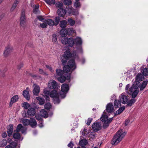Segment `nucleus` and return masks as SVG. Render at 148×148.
Segmentation results:
<instances>
[{
	"label": "nucleus",
	"instance_id": "f257e3e1",
	"mask_svg": "<svg viewBox=\"0 0 148 148\" xmlns=\"http://www.w3.org/2000/svg\"><path fill=\"white\" fill-rule=\"evenodd\" d=\"M69 90V86L66 84H63L61 86V92L58 94L57 91L54 90L51 92L47 90L46 89L44 90V93L46 95H49L51 98L54 103L55 104H58L60 102L59 96L62 98H64L66 96V94Z\"/></svg>",
	"mask_w": 148,
	"mask_h": 148
},
{
	"label": "nucleus",
	"instance_id": "f03ea898",
	"mask_svg": "<svg viewBox=\"0 0 148 148\" xmlns=\"http://www.w3.org/2000/svg\"><path fill=\"white\" fill-rule=\"evenodd\" d=\"M113 110L114 107L112 103H109L107 104L106 110L104 111L103 114L100 118L101 121L103 122V128L106 129L107 128L113 119V117L108 119V117L106 114V112L109 113H111Z\"/></svg>",
	"mask_w": 148,
	"mask_h": 148
},
{
	"label": "nucleus",
	"instance_id": "7ed1b4c3",
	"mask_svg": "<svg viewBox=\"0 0 148 148\" xmlns=\"http://www.w3.org/2000/svg\"><path fill=\"white\" fill-rule=\"evenodd\" d=\"M76 68V66L73 59L70 60L68 62L67 65L64 66L63 67V70L58 69L56 70L57 75L58 76L66 75L67 73L70 71H72Z\"/></svg>",
	"mask_w": 148,
	"mask_h": 148
},
{
	"label": "nucleus",
	"instance_id": "20e7f679",
	"mask_svg": "<svg viewBox=\"0 0 148 148\" xmlns=\"http://www.w3.org/2000/svg\"><path fill=\"white\" fill-rule=\"evenodd\" d=\"M126 133L123 132L122 130L118 131L114 136L112 141V145H116L119 143L124 137Z\"/></svg>",
	"mask_w": 148,
	"mask_h": 148
},
{
	"label": "nucleus",
	"instance_id": "39448f33",
	"mask_svg": "<svg viewBox=\"0 0 148 148\" xmlns=\"http://www.w3.org/2000/svg\"><path fill=\"white\" fill-rule=\"evenodd\" d=\"M77 57L76 51H73V53H71L70 52V50L68 49L64 52L63 55L61 58V61L64 64L66 62L68 59L70 58L75 59Z\"/></svg>",
	"mask_w": 148,
	"mask_h": 148
},
{
	"label": "nucleus",
	"instance_id": "423d86ee",
	"mask_svg": "<svg viewBox=\"0 0 148 148\" xmlns=\"http://www.w3.org/2000/svg\"><path fill=\"white\" fill-rule=\"evenodd\" d=\"M26 129L25 127L23 126L21 124H18L17 127L16 132L14 133L13 135V137L15 139L22 140L23 138L21 136L20 134L18 132H21L22 134H25L26 133Z\"/></svg>",
	"mask_w": 148,
	"mask_h": 148
},
{
	"label": "nucleus",
	"instance_id": "0eeeda50",
	"mask_svg": "<svg viewBox=\"0 0 148 148\" xmlns=\"http://www.w3.org/2000/svg\"><path fill=\"white\" fill-rule=\"evenodd\" d=\"M61 42L63 44L67 45L70 47H72L74 44V39L72 37L69 38L64 37L61 39Z\"/></svg>",
	"mask_w": 148,
	"mask_h": 148
},
{
	"label": "nucleus",
	"instance_id": "6e6552de",
	"mask_svg": "<svg viewBox=\"0 0 148 148\" xmlns=\"http://www.w3.org/2000/svg\"><path fill=\"white\" fill-rule=\"evenodd\" d=\"M48 86L50 89H58L60 88V86L54 80H51L48 84Z\"/></svg>",
	"mask_w": 148,
	"mask_h": 148
},
{
	"label": "nucleus",
	"instance_id": "1a4fd4ad",
	"mask_svg": "<svg viewBox=\"0 0 148 148\" xmlns=\"http://www.w3.org/2000/svg\"><path fill=\"white\" fill-rule=\"evenodd\" d=\"M82 41L81 38L77 37L74 39V44L76 45L77 46H81L82 44ZM79 52L81 53L82 52V50L81 47H80Z\"/></svg>",
	"mask_w": 148,
	"mask_h": 148
},
{
	"label": "nucleus",
	"instance_id": "9d476101",
	"mask_svg": "<svg viewBox=\"0 0 148 148\" xmlns=\"http://www.w3.org/2000/svg\"><path fill=\"white\" fill-rule=\"evenodd\" d=\"M60 77L58 78V80L61 83H63L66 80L70 81V74H66V75H63L60 76Z\"/></svg>",
	"mask_w": 148,
	"mask_h": 148
},
{
	"label": "nucleus",
	"instance_id": "9b49d317",
	"mask_svg": "<svg viewBox=\"0 0 148 148\" xmlns=\"http://www.w3.org/2000/svg\"><path fill=\"white\" fill-rule=\"evenodd\" d=\"M119 100L123 104H126L128 103L129 98L123 93L121 94L119 97Z\"/></svg>",
	"mask_w": 148,
	"mask_h": 148
},
{
	"label": "nucleus",
	"instance_id": "f8f14e48",
	"mask_svg": "<svg viewBox=\"0 0 148 148\" xmlns=\"http://www.w3.org/2000/svg\"><path fill=\"white\" fill-rule=\"evenodd\" d=\"M13 47L10 45L7 46L5 48V50L3 53V55L6 57L13 50Z\"/></svg>",
	"mask_w": 148,
	"mask_h": 148
},
{
	"label": "nucleus",
	"instance_id": "ddd939ff",
	"mask_svg": "<svg viewBox=\"0 0 148 148\" xmlns=\"http://www.w3.org/2000/svg\"><path fill=\"white\" fill-rule=\"evenodd\" d=\"M92 128L95 132H97L101 128V123H94L92 125Z\"/></svg>",
	"mask_w": 148,
	"mask_h": 148
},
{
	"label": "nucleus",
	"instance_id": "4468645a",
	"mask_svg": "<svg viewBox=\"0 0 148 148\" xmlns=\"http://www.w3.org/2000/svg\"><path fill=\"white\" fill-rule=\"evenodd\" d=\"M25 12L23 11L21 12L20 20V25L21 26H24L25 23Z\"/></svg>",
	"mask_w": 148,
	"mask_h": 148
},
{
	"label": "nucleus",
	"instance_id": "2eb2a0df",
	"mask_svg": "<svg viewBox=\"0 0 148 148\" xmlns=\"http://www.w3.org/2000/svg\"><path fill=\"white\" fill-rule=\"evenodd\" d=\"M33 86L34 88L33 90L34 94L35 95H38L40 91L39 86L36 84H34Z\"/></svg>",
	"mask_w": 148,
	"mask_h": 148
},
{
	"label": "nucleus",
	"instance_id": "dca6fc26",
	"mask_svg": "<svg viewBox=\"0 0 148 148\" xmlns=\"http://www.w3.org/2000/svg\"><path fill=\"white\" fill-rule=\"evenodd\" d=\"M20 147V144H17L15 142H12L9 145L6 146L5 148H19Z\"/></svg>",
	"mask_w": 148,
	"mask_h": 148
},
{
	"label": "nucleus",
	"instance_id": "f3484780",
	"mask_svg": "<svg viewBox=\"0 0 148 148\" xmlns=\"http://www.w3.org/2000/svg\"><path fill=\"white\" fill-rule=\"evenodd\" d=\"M27 114L29 116H34L36 114V110L33 108H30L28 109Z\"/></svg>",
	"mask_w": 148,
	"mask_h": 148
},
{
	"label": "nucleus",
	"instance_id": "a211bd4d",
	"mask_svg": "<svg viewBox=\"0 0 148 148\" xmlns=\"http://www.w3.org/2000/svg\"><path fill=\"white\" fill-rule=\"evenodd\" d=\"M66 13V10L62 8H59L58 10V14L61 17H64Z\"/></svg>",
	"mask_w": 148,
	"mask_h": 148
},
{
	"label": "nucleus",
	"instance_id": "6ab92c4d",
	"mask_svg": "<svg viewBox=\"0 0 148 148\" xmlns=\"http://www.w3.org/2000/svg\"><path fill=\"white\" fill-rule=\"evenodd\" d=\"M29 125L32 127H35L37 125L35 119L32 118L29 120Z\"/></svg>",
	"mask_w": 148,
	"mask_h": 148
},
{
	"label": "nucleus",
	"instance_id": "aec40b11",
	"mask_svg": "<svg viewBox=\"0 0 148 148\" xmlns=\"http://www.w3.org/2000/svg\"><path fill=\"white\" fill-rule=\"evenodd\" d=\"M18 99V95H15L13 96L11 99L10 103V106H12L13 103L17 101Z\"/></svg>",
	"mask_w": 148,
	"mask_h": 148
},
{
	"label": "nucleus",
	"instance_id": "412c9836",
	"mask_svg": "<svg viewBox=\"0 0 148 148\" xmlns=\"http://www.w3.org/2000/svg\"><path fill=\"white\" fill-rule=\"evenodd\" d=\"M13 131V127L12 125H9L8 128L7 133L8 136L12 135Z\"/></svg>",
	"mask_w": 148,
	"mask_h": 148
},
{
	"label": "nucleus",
	"instance_id": "4be33fe9",
	"mask_svg": "<svg viewBox=\"0 0 148 148\" xmlns=\"http://www.w3.org/2000/svg\"><path fill=\"white\" fill-rule=\"evenodd\" d=\"M140 83L139 81L136 80L135 82L134 83L132 86L134 89H137L140 87Z\"/></svg>",
	"mask_w": 148,
	"mask_h": 148
},
{
	"label": "nucleus",
	"instance_id": "5701e85b",
	"mask_svg": "<svg viewBox=\"0 0 148 148\" xmlns=\"http://www.w3.org/2000/svg\"><path fill=\"white\" fill-rule=\"evenodd\" d=\"M46 21L47 24L51 26L55 25L54 21L51 19H47L46 20Z\"/></svg>",
	"mask_w": 148,
	"mask_h": 148
},
{
	"label": "nucleus",
	"instance_id": "b1692460",
	"mask_svg": "<svg viewBox=\"0 0 148 148\" xmlns=\"http://www.w3.org/2000/svg\"><path fill=\"white\" fill-rule=\"evenodd\" d=\"M40 115L42 117L47 118L48 117V114L47 111L44 109L42 110L40 112Z\"/></svg>",
	"mask_w": 148,
	"mask_h": 148
},
{
	"label": "nucleus",
	"instance_id": "393cba45",
	"mask_svg": "<svg viewBox=\"0 0 148 148\" xmlns=\"http://www.w3.org/2000/svg\"><path fill=\"white\" fill-rule=\"evenodd\" d=\"M23 95L24 97L27 100H29L30 98V96L29 92L26 90H25L23 91Z\"/></svg>",
	"mask_w": 148,
	"mask_h": 148
},
{
	"label": "nucleus",
	"instance_id": "a878e982",
	"mask_svg": "<svg viewBox=\"0 0 148 148\" xmlns=\"http://www.w3.org/2000/svg\"><path fill=\"white\" fill-rule=\"evenodd\" d=\"M60 32V34L62 37H65L67 34V31L65 29H61Z\"/></svg>",
	"mask_w": 148,
	"mask_h": 148
},
{
	"label": "nucleus",
	"instance_id": "bb28decb",
	"mask_svg": "<svg viewBox=\"0 0 148 148\" xmlns=\"http://www.w3.org/2000/svg\"><path fill=\"white\" fill-rule=\"evenodd\" d=\"M87 141L86 139H83L79 141V144L80 146L82 147L85 146L87 144Z\"/></svg>",
	"mask_w": 148,
	"mask_h": 148
},
{
	"label": "nucleus",
	"instance_id": "cd10ccee",
	"mask_svg": "<svg viewBox=\"0 0 148 148\" xmlns=\"http://www.w3.org/2000/svg\"><path fill=\"white\" fill-rule=\"evenodd\" d=\"M144 79V77L141 73H138L136 75V80L140 81H142Z\"/></svg>",
	"mask_w": 148,
	"mask_h": 148
},
{
	"label": "nucleus",
	"instance_id": "c85d7f7f",
	"mask_svg": "<svg viewBox=\"0 0 148 148\" xmlns=\"http://www.w3.org/2000/svg\"><path fill=\"white\" fill-rule=\"evenodd\" d=\"M67 22L66 20H62L60 21V27L64 28L66 27Z\"/></svg>",
	"mask_w": 148,
	"mask_h": 148
},
{
	"label": "nucleus",
	"instance_id": "c756f323",
	"mask_svg": "<svg viewBox=\"0 0 148 148\" xmlns=\"http://www.w3.org/2000/svg\"><path fill=\"white\" fill-rule=\"evenodd\" d=\"M121 103H122L119 100H115L114 102V106L116 108H119L121 106Z\"/></svg>",
	"mask_w": 148,
	"mask_h": 148
},
{
	"label": "nucleus",
	"instance_id": "7c9ffc66",
	"mask_svg": "<svg viewBox=\"0 0 148 148\" xmlns=\"http://www.w3.org/2000/svg\"><path fill=\"white\" fill-rule=\"evenodd\" d=\"M36 99L39 102L40 105H42L45 103V99H44L40 97H36Z\"/></svg>",
	"mask_w": 148,
	"mask_h": 148
},
{
	"label": "nucleus",
	"instance_id": "2f4dec72",
	"mask_svg": "<svg viewBox=\"0 0 148 148\" xmlns=\"http://www.w3.org/2000/svg\"><path fill=\"white\" fill-rule=\"evenodd\" d=\"M19 2V0H16L12 5L11 9V10H13L15 9Z\"/></svg>",
	"mask_w": 148,
	"mask_h": 148
},
{
	"label": "nucleus",
	"instance_id": "473e14b6",
	"mask_svg": "<svg viewBox=\"0 0 148 148\" xmlns=\"http://www.w3.org/2000/svg\"><path fill=\"white\" fill-rule=\"evenodd\" d=\"M147 83L148 82L146 81L143 82L140 87V90H143L144 89L145 87L147 84Z\"/></svg>",
	"mask_w": 148,
	"mask_h": 148
},
{
	"label": "nucleus",
	"instance_id": "72a5a7b5",
	"mask_svg": "<svg viewBox=\"0 0 148 148\" xmlns=\"http://www.w3.org/2000/svg\"><path fill=\"white\" fill-rule=\"evenodd\" d=\"M39 7V6L38 5H35V7L33 10V13L36 14H38L39 13L40 11L38 9Z\"/></svg>",
	"mask_w": 148,
	"mask_h": 148
},
{
	"label": "nucleus",
	"instance_id": "f704fd0d",
	"mask_svg": "<svg viewBox=\"0 0 148 148\" xmlns=\"http://www.w3.org/2000/svg\"><path fill=\"white\" fill-rule=\"evenodd\" d=\"M22 107L25 109H27L30 107V105L27 102H24L22 103Z\"/></svg>",
	"mask_w": 148,
	"mask_h": 148
},
{
	"label": "nucleus",
	"instance_id": "c9c22d12",
	"mask_svg": "<svg viewBox=\"0 0 148 148\" xmlns=\"http://www.w3.org/2000/svg\"><path fill=\"white\" fill-rule=\"evenodd\" d=\"M143 75L146 76L148 75V68H145L142 71Z\"/></svg>",
	"mask_w": 148,
	"mask_h": 148
},
{
	"label": "nucleus",
	"instance_id": "e433bc0d",
	"mask_svg": "<svg viewBox=\"0 0 148 148\" xmlns=\"http://www.w3.org/2000/svg\"><path fill=\"white\" fill-rule=\"evenodd\" d=\"M139 91V90L138 89H136L133 91L132 94V98H134L136 97Z\"/></svg>",
	"mask_w": 148,
	"mask_h": 148
},
{
	"label": "nucleus",
	"instance_id": "4c0bfd02",
	"mask_svg": "<svg viewBox=\"0 0 148 148\" xmlns=\"http://www.w3.org/2000/svg\"><path fill=\"white\" fill-rule=\"evenodd\" d=\"M46 3L49 5L54 4L55 3V0H45Z\"/></svg>",
	"mask_w": 148,
	"mask_h": 148
},
{
	"label": "nucleus",
	"instance_id": "58836bf2",
	"mask_svg": "<svg viewBox=\"0 0 148 148\" xmlns=\"http://www.w3.org/2000/svg\"><path fill=\"white\" fill-rule=\"evenodd\" d=\"M55 21L54 23L55 26H57L59 23L60 18V17L59 16L56 17L55 18Z\"/></svg>",
	"mask_w": 148,
	"mask_h": 148
},
{
	"label": "nucleus",
	"instance_id": "ea45409f",
	"mask_svg": "<svg viewBox=\"0 0 148 148\" xmlns=\"http://www.w3.org/2000/svg\"><path fill=\"white\" fill-rule=\"evenodd\" d=\"M68 21L69 23L71 26H73L75 24V21L71 18H68Z\"/></svg>",
	"mask_w": 148,
	"mask_h": 148
},
{
	"label": "nucleus",
	"instance_id": "a19ab883",
	"mask_svg": "<svg viewBox=\"0 0 148 148\" xmlns=\"http://www.w3.org/2000/svg\"><path fill=\"white\" fill-rule=\"evenodd\" d=\"M81 4L79 1H75L74 3V6L75 7L78 8L81 7Z\"/></svg>",
	"mask_w": 148,
	"mask_h": 148
},
{
	"label": "nucleus",
	"instance_id": "79ce46f5",
	"mask_svg": "<svg viewBox=\"0 0 148 148\" xmlns=\"http://www.w3.org/2000/svg\"><path fill=\"white\" fill-rule=\"evenodd\" d=\"M125 107H122L121 108H119L116 112V114H119L121 113L125 109Z\"/></svg>",
	"mask_w": 148,
	"mask_h": 148
},
{
	"label": "nucleus",
	"instance_id": "37998d69",
	"mask_svg": "<svg viewBox=\"0 0 148 148\" xmlns=\"http://www.w3.org/2000/svg\"><path fill=\"white\" fill-rule=\"evenodd\" d=\"M56 5L57 8H62L63 6V3L62 2H58L56 3Z\"/></svg>",
	"mask_w": 148,
	"mask_h": 148
},
{
	"label": "nucleus",
	"instance_id": "c03bdc74",
	"mask_svg": "<svg viewBox=\"0 0 148 148\" xmlns=\"http://www.w3.org/2000/svg\"><path fill=\"white\" fill-rule=\"evenodd\" d=\"M42 116L41 115L39 114H37L36 116L35 117L36 119L39 120V121L41 122H42Z\"/></svg>",
	"mask_w": 148,
	"mask_h": 148
},
{
	"label": "nucleus",
	"instance_id": "a18cd8bd",
	"mask_svg": "<svg viewBox=\"0 0 148 148\" xmlns=\"http://www.w3.org/2000/svg\"><path fill=\"white\" fill-rule=\"evenodd\" d=\"M45 109L49 110L50 109L51 107V105L50 103H46L45 105Z\"/></svg>",
	"mask_w": 148,
	"mask_h": 148
},
{
	"label": "nucleus",
	"instance_id": "49530a36",
	"mask_svg": "<svg viewBox=\"0 0 148 148\" xmlns=\"http://www.w3.org/2000/svg\"><path fill=\"white\" fill-rule=\"evenodd\" d=\"M23 124L25 125H29V120L27 119H25L23 120Z\"/></svg>",
	"mask_w": 148,
	"mask_h": 148
},
{
	"label": "nucleus",
	"instance_id": "de8ad7c7",
	"mask_svg": "<svg viewBox=\"0 0 148 148\" xmlns=\"http://www.w3.org/2000/svg\"><path fill=\"white\" fill-rule=\"evenodd\" d=\"M64 3L65 5H69L72 2L71 0H64Z\"/></svg>",
	"mask_w": 148,
	"mask_h": 148
},
{
	"label": "nucleus",
	"instance_id": "09e8293b",
	"mask_svg": "<svg viewBox=\"0 0 148 148\" xmlns=\"http://www.w3.org/2000/svg\"><path fill=\"white\" fill-rule=\"evenodd\" d=\"M47 24L46 23H43L40 24V26L42 28H47Z\"/></svg>",
	"mask_w": 148,
	"mask_h": 148
},
{
	"label": "nucleus",
	"instance_id": "8fccbe9b",
	"mask_svg": "<svg viewBox=\"0 0 148 148\" xmlns=\"http://www.w3.org/2000/svg\"><path fill=\"white\" fill-rule=\"evenodd\" d=\"M31 75L32 77L36 79H41V78L38 75H36L34 74H31Z\"/></svg>",
	"mask_w": 148,
	"mask_h": 148
},
{
	"label": "nucleus",
	"instance_id": "3c124183",
	"mask_svg": "<svg viewBox=\"0 0 148 148\" xmlns=\"http://www.w3.org/2000/svg\"><path fill=\"white\" fill-rule=\"evenodd\" d=\"M57 35L55 34L52 35V41L54 42H56L57 40Z\"/></svg>",
	"mask_w": 148,
	"mask_h": 148
},
{
	"label": "nucleus",
	"instance_id": "603ef678",
	"mask_svg": "<svg viewBox=\"0 0 148 148\" xmlns=\"http://www.w3.org/2000/svg\"><path fill=\"white\" fill-rule=\"evenodd\" d=\"M1 146H5L7 144V141L5 139L3 140L1 142Z\"/></svg>",
	"mask_w": 148,
	"mask_h": 148
},
{
	"label": "nucleus",
	"instance_id": "864d4df0",
	"mask_svg": "<svg viewBox=\"0 0 148 148\" xmlns=\"http://www.w3.org/2000/svg\"><path fill=\"white\" fill-rule=\"evenodd\" d=\"M125 91H126V92L128 93H129L130 91V85L129 84H127L126 86L125 87Z\"/></svg>",
	"mask_w": 148,
	"mask_h": 148
},
{
	"label": "nucleus",
	"instance_id": "5fc2aeb1",
	"mask_svg": "<svg viewBox=\"0 0 148 148\" xmlns=\"http://www.w3.org/2000/svg\"><path fill=\"white\" fill-rule=\"evenodd\" d=\"M37 18L41 21H43V20L45 19L42 16H37Z\"/></svg>",
	"mask_w": 148,
	"mask_h": 148
},
{
	"label": "nucleus",
	"instance_id": "6e6d98bb",
	"mask_svg": "<svg viewBox=\"0 0 148 148\" xmlns=\"http://www.w3.org/2000/svg\"><path fill=\"white\" fill-rule=\"evenodd\" d=\"M87 129L84 128L83 131L82 132V135L83 136H85L86 135V133L87 132Z\"/></svg>",
	"mask_w": 148,
	"mask_h": 148
},
{
	"label": "nucleus",
	"instance_id": "4d7b16f0",
	"mask_svg": "<svg viewBox=\"0 0 148 148\" xmlns=\"http://www.w3.org/2000/svg\"><path fill=\"white\" fill-rule=\"evenodd\" d=\"M136 101V100L134 99V98L130 99V106L134 104Z\"/></svg>",
	"mask_w": 148,
	"mask_h": 148
},
{
	"label": "nucleus",
	"instance_id": "13d9d810",
	"mask_svg": "<svg viewBox=\"0 0 148 148\" xmlns=\"http://www.w3.org/2000/svg\"><path fill=\"white\" fill-rule=\"evenodd\" d=\"M92 118H89L86 123V124L88 125H90V123L92 121Z\"/></svg>",
	"mask_w": 148,
	"mask_h": 148
},
{
	"label": "nucleus",
	"instance_id": "bf43d9fd",
	"mask_svg": "<svg viewBox=\"0 0 148 148\" xmlns=\"http://www.w3.org/2000/svg\"><path fill=\"white\" fill-rule=\"evenodd\" d=\"M46 67L50 71L53 72L54 71V70L51 67L47 65L46 66Z\"/></svg>",
	"mask_w": 148,
	"mask_h": 148
},
{
	"label": "nucleus",
	"instance_id": "052dcab7",
	"mask_svg": "<svg viewBox=\"0 0 148 148\" xmlns=\"http://www.w3.org/2000/svg\"><path fill=\"white\" fill-rule=\"evenodd\" d=\"M73 144L71 142H70L68 145V146L69 147L71 148H73Z\"/></svg>",
	"mask_w": 148,
	"mask_h": 148
},
{
	"label": "nucleus",
	"instance_id": "680f3d73",
	"mask_svg": "<svg viewBox=\"0 0 148 148\" xmlns=\"http://www.w3.org/2000/svg\"><path fill=\"white\" fill-rule=\"evenodd\" d=\"M39 73L40 74H45V72L43 71L42 69H40L39 70Z\"/></svg>",
	"mask_w": 148,
	"mask_h": 148
},
{
	"label": "nucleus",
	"instance_id": "e2e57ef3",
	"mask_svg": "<svg viewBox=\"0 0 148 148\" xmlns=\"http://www.w3.org/2000/svg\"><path fill=\"white\" fill-rule=\"evenodd\" d=\"M129 122H130V120L129 119L126 120L125 121V125L126 126L127 125H128V124L129 123Z\"/></svg>",
	"mask_w": 148,
	"mask_h": 148
},
{
	"label": "nucleus",
	"instance_id": "0e129e2a",
	"mask_svg": "<svg viewBox=\"0 0 148 148\" xmlns=\"http://www.w3.org/2000/svg\"><path fill=\"white\" fill-rule=\"evenodd\" d=\"M2 136L3 138H5L7 136V134L6 132H4L2 134Z\"/></svg>",
	"mask_w": 148,
	"mask_h": 148
},
{
	"label": "nucleus",
	"instance_id": "69168bd1",
	"mask_svg": "<svg viewBox=\"0 0 148 148\" xmlns=\"http://www.w3.org/2000/svg\"><path fill=\"white\" fill-rule=\"evenodd\" d=\"M74 10L73 9L71 11V12H73V14L77 15L78 14V11H76L75 12H73Z\"/></svg>",
	"mask_w": 148,
	"mask_h": 148
},
{
	"label": "nucleus",
	"instance_id": "338daca9",
	"mask_svg": "<svg viewBox=\"0 0 148 148\" xmlns=\"http://www.w3.org/2000/svg\"><path fill=\"white\" fill-rule=\"evenodd\" d=\"M38 125L40 127H43V123H42V122H41Z\"/></svg>",
	"mask_w": 148,
	"mask_h": 148
},
{
	"label": "nucleus",
	"instance_id": "774afa93",
	"mask_svg": "<svg viewBox=\"0 0 148 148\" xmlns=\"http://www.w3.org/2000/svg\"><path fill=\"white\" fill-rule=\"evenodd\" d=\"M68 31H71V32L72 33V32H74V31L73 29L72 28H69L68 29Z\"/></svg>",
	"mask_w": 148,
	"mask_h": 148
}]
</instances>
